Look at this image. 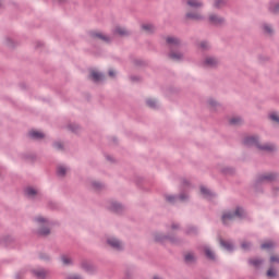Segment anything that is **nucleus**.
Segmentation results:
<instances>
[{"mask_svg": "<svg viewBox=\"0 0 279 279\" xmlns=\"http://www.w3.org/2000/svg\"><path fill=\"white\" fill-rule=\"evenodd\" d=\"M243 217H245V211L242 208L238 207L234 213L227 211L222 215V223H225V226H228V223H231V221H234V219H241Z\"/></svg>", "mask_w": 279, "mask_h": 279, "instance_id": "f257e3e1", "label": "nucleus"}, {"mask_svg": "<svg viewBox=\"0 0 279 279\" xmlns=\"http://www.w3.org/2000/svg\"><path fill=\"white\" fill-rule=\"evenodd\" d=\"M244 145H254L255 147H257V149H263L264 151H274V149H276V146L271 145V144H266V145H260L258 144V138H256L255 136H248L244 140Z\"/></svg>", "mask_w": 279, "mask_h": 279, "instance_id": "f03ea898", "label": "nucleus"}, {"mask_svg": "<svg viewBox=\"0 0 279 279\" xmlns=\"http://www.w3.org/2000/svg\"><path fill=\"white\" fill-rule=\"evenodd\" d=\"M107 243L113 247V250H123V243H121V241L117 240L116 238H109Z\"/></svg>", "mask_w": 279, "mask_h": 279, "instance_id": "7ed1b4c3", "label": "nucleus"}, {"mask_svg": "<svg viewBox=\"0 0 279 279\" xmlns=\"http://www.w3.org/2000/svg\"><path fill=\"white\" fill-rule=\"evenodd\" d=\"M28 136L31 138H34L35 141H40V138H45V133L33 130V131H29Z\"/></svg>", "mask_w": 279, "mask_h": 279, "instance_id": "20e7f679", "label": "nucleus"}, {"mask_svg": "<svg viewBox=\"0 0 279 279\" xmlns=\"http://www.w3.org/2000/svg\"><path fill=\"white\" fill-rule=\"evenodd\" d=\"M92 38H98L99 40H104V43H108L110 38L106 35H102L101 32L94 31L92 32Z\"/></svg>", "mask_w": 279, "mask_h": 279, "instance_id": "39448f33", "label": "nucleus"}, {"mask_svg": "<svg viewBox=\"0 0 279 279\" xmlns=\"http://www.w3.org/2000/svg\"><path fill=\"white\" fill-rule=\"evenodd\" d=\"M90 78L94 82H101V80H104V75L95 70L90 71Z\"/></svg>", "mask_w": 279, "mask_h": 279, "instance_id": "423d86ee", "label": "nucleus"}, {"mask_svg": "<svg viewBox=\"0 0 279 279\" xmlns=\"http://www.w3.org/2000/svg\"><path fill=\"white\" fill-rule=\"evenodd\" d=\"M219 64V61L216 58L207 57L205 59V66H217Z\"/></svg>", "mask_w": 279, "mask_h": 279, "instance_id": "0eeeda50", "label": "nucleus"}, {"mask_svg": "<svg viewBox=\"0 0 279 279\" xmlns=\"http://www.w3.org/2000/svg\"><path fill=\"white\" fill-rule=\"evenodd\" d=\"M209 22L211 23V25H221V23H223V19L217 15H210Z\"/></svg>", "mask_w": 279, "mask_h": 279, "instance_id": "6e6552de", "label": "nucleus"}, {"mask_svg": "<svg viewBox=\"0 0 279 279\" xmlns=\"http://www.w3.org/2000/svg\"><path fill=\"white\" fill-rule=\"evenodd\" d=\"M142 29L145 32V34H151L156 32V27L153 24H143Z\"/></svg>", "mask_w": 279, "mask_h": 279, "instance_id": "1a4fd4ad", "label": "nucleus"}, {"mask_svg": "<svg viewBox=\"0 0 279 279\" xmlns=\"http://www.w3.org/2000/svg\"><path fill=\"white\" fill-rule=\"evenodd\" d=\"M187 5H190V8H202L204 3L199 0H187Z\"/></svg>", "mask_w": 279, "mask_h": 279, "instance_id": "9d476101", "label": "nucleus"}, {"mask_svg": "<svg viewBox=\"0 0 279 279\" xmlns=\"http://www.w3.org/2000/svg\"><path fill=\"white\" fill-rule=\"evenodd\" d=\"M167 43L171 47H178V45H180V39H178L175 37H167Z\"/></svg>", "mask_w": 279, "mask_h": 279, "instance_id": "9b49d317", "label": "nucleus"}, {"mask_svg": "<svg viewBox=\"0 0 279 279\" xmlns=\"http://www.w3.org/2000/svg\"><path fill=\"white\" fill-rule=\"evenodd\" d=\"M25 195L27 197H35V195H38V191H36V189H34V187H27L25 190Z\"/></svg>", "mask_w": 279, "mask_h": 279, "instance_id": "f8f14e48", "label": "nucleus"}, {"mask_svg": "<svg viewBox=\"0 0 279 279\" xmlns=\"http://www.w3.org/2000/svg\"><path fill=\"white\" fill-rule=\"evenodd\" d=\"M169 58H171L174 62H178V61L182 60L183 54L180 52L172 51V52H170Z\"/></svg>", "mask_w": 279, "mask_h": 279, "instance_id": "ddd939ff", "label": "nucleus"}, {"mask_svg": "<svg viewBox=\"0 0 279 279\" xmlns=\"http://www.w3.org/2000/svg\"><path fill=\"white\" fill-rule=\"evenodd\" d=\"M186 19H191L192 21H202V14H199V13H187Z\"/></svg>", "mask_w": 279, "mask_h": 279, "instance_id": "4468645a", "label": "nucleus"}, {"mask_svg": "<svg viewBox=\"0 0 279 279\" xmlns=\"http://www.w3.org/2000/svg\"><path fill=\"white\" fill-rule=\"evenodd\" d=\"M274 247H276V243H274L272 241H267L262 244V250H271Z\"/></svg>", "mask_w": 279, "mask_h": 279, "instance_id": "2eb2a0df", "label": "nucleus"}, {"mask_svg": "<svg viewBox=\"0 0 279 279\" xmlns=\"http://www.w3.org/2000/svg\"><path fill=\"white\" fill-rule=\"evenodd\" d=\"M57 174L59 178H64V175H66V168H64V166H59L57 168Z\"/></svg>", "mask_w": 279, "mask_h": 279, "instance_id": "dca6fc26", "label": "nucleus"}, {"mask_svg": "<svg viewBox=\"0 0 279 279\" xmlns=\"http://www.w3.org/2000/svg\"><path fill=\"white\" fill-rule=\"evenodd\" d=\"M33 274L36 276V278H45V276H47V271L44 269L33 270Z\"/></svg>", "mask_w": 279, "mask_h": 279, "instance_id": "f3484780", "label": "nucleus"}, {"mask_svg": "<svg viewBox=\"0 0 279 279\" xmlns=\"http://www.w3.org/2000/svg\"><path fill=\"white\" fill-rule=\"evenodd\" d=\"M116 34H118L119 36H128V29H125L121 26H117Z\"/></svg>", "mask_w": 279, "mask_h": 279, "instance_id": "a211bd4d", "label": "nucleus"}, {"mask_svg": "<svg viewBox=\"0 0 279 279\" xmlns=\"http://www.w3.org/2000/svg\"><path fill=\"white\" fill-rule=\"evenodd\" d=\"M201 193L204 195V197H210L213 195V192L206 189V186H201Z\"/></svg>", "mask_w": 279, "mask_h": 279, "instance_id": "6ab92c4d", "label": "nucleus"}, {"mask_svg": "<svg viewBox=\"0 0 279 279\" xmlns=\"http://www.w3.org/2000/svg\"><path fill=\"white\" fill-rule=\"evenodd\" d=\"M61 263H62L63 267H66V266L71 265V258H69V256H66V255H62Z\"/></svg>", "mask_w": 279, "mask_h": 279, "instance_id": "aec40b11", "label": "nucleus"}, {"mask_svg": "<svg viewBox=\"0 0 279 279\" xmlns=\"http://www.w3.org/2000/svg\"><path fill=\"white\" fill-rule=\"evenodd\" d=\"M220 245H222V247H225V250H228L229 252L233 250V245L230 242H226V241H220Z\"/></svg>", "mask_w": 279, "mask_h": 279, "instance_id": "412c9836", "label": "nucleus"}, {"mask_svg": "<svg viewBox=\"0 0 279 279\" xmlns=\"http://www.w3.org/2000/svg\"><path fill=\"white\" fill-rule=\"evenodd\" d=\"M205 254H206L207 258H210V260H215V253L213 251H210V248L205 247Z\"/></svg>", "mask_w": 279, "mask_h": 279, "instance_id": "4be33fe9", "label": "nucleus"}, {"mask_svg": "<svg viewBox=\"0 0 279 279\" xmlns=\"http://www.w3.org/2000/svg\"><path fill=\"white\" fill-rule=\"evenodd\" d=\"M185 262L195 263V255L193 253H186L185 254Z\"/></svg>", "mask_w": 279, "mask_h": 279, "instance_id": "5701e85b", "label": "nucleus"}, {"mask_svg": "<svg viewBox=\"0 0 279 279\" xmlns=\"http://www.w3.org/2000/svg\"><path fill=\"white\" fill-rule=\"evenodd\" d=\"M231 125H241L243 123V119L241 118H232L230 120Z\"/></svg>", "mask_w": 279, "mask_h": 279, "instance_id": "b1692460", "label": "nucleus"}, {"mask_svg": "<svg viewBox=\"0 0 279 279\" xmlns=\"http://www.w3.org/2000/svg\"><path fill=\"white\" fill-rule=\"evenodd\" d=\"M265 180H269V181L276 180V174H274V173L264 174V175L262 177V182L265 181Z\"/></svg>", "mask_w": 279, "mask_h": 279, "instance_id": "393cba45", "label": "nucleus"}, {"mask_svg": "<svg viewBox=\"0 0 279 279\" xmlns=\"http://www.w3.org/2000/svg\"><path fill=\"white\" fill-rule=\"evenodd\" d=\"M250 263L253 265V267H260V265H263V260L258 258L251 259Z\"/></svg>", "mask_w": 279, "mask_h": 279, "instance_id": "a878e982", "label": "nucleus"}, {"mask_svg": "<svg viewBox=\"0 0 279 279\" xmlns=\"http://www.w3.org/2000/svg\"><path fill=\"white\" fill-rule=\"evenodd\" d=\"M226 5V0H215V8H222Z\"/></svg>", "mask_w": 279, "mask_h": 279, "instance_id": "bb28decb", "label": "nucleus"}, {"mask_svg": "<svg viewBox=\"0 0 279 279\" xmlns=\"http://www.w3.org/2000/svg\"><path fill=\"white\" fill-rule=\"evenodd\" d=\"M147 106H149V108H156V100L149 98L146 100Z\"/></svg>", "mask_w": 279, "mask_h": 279, "instance_id": "cd10ccee", "label": "nucleus"}, {"mask_svg": "<svg viewBox=\"0 0 279 279\" xmlns=\"http://www.w3.org/2000/svg\"><path fill=\"white\" fill-rule=\"evenodd\" d=\"M270 119L271 121H275V123H279V116L278 113L274 112V113H270Z\"/></svg>", "mask_w": 279, "mask_h": 279, "instance_id": "c85d7f7f", "label": "nucleus"}, {"mask_svg": "<svg viewBox=\"0 0 279 279\" xmlns=\"http://www.w3.org/2000/svg\"><path fill=\"white\" fill-rule=\"evenodd\" d=\"M112 210H114L116 213H119V210H121V204H119V203H114L113 205H112Z\"/></svg>", "mask_w": 279, "mask_h": 279, "instance_id": "c756f323", "label": "nucleus"}, {"mask_svg": "<svg viewBox=\"0 0 279 279\" xmlns=\"http://www.w3.org/2000/svg\"><path fill=\"white\" fill-rule=\"evenodd\" d=\"M39 234H41L43 236H47V234H49V228L40 229Z\"/></svg>", "mask_w": 279, "mask_h": 279, "instance_id": "7c9ffc66", "label": "nucleus"}, {"mask_svg": "<svg viewBox=\"0 0 279 279\" xmlns=\"http://www.w3.org/2000/svg\"><path fill=\"white\" fill-rule=\"evenodd\" d=\"M54 147L57 148V149H64V144H62V143H60V142H57V143H54Z\"/></svg>", "mask_w": 279, "mask_h": 279, "instance_id": "2f4dec72", "label": "nucleus"}, {"mask_svg": "<svg viewBox=\"0 0 279 279\" xmlns=\"http://www.w3.org/2000/svg\"><path fill=\"white\" fill-rule=\"evenodd\" d=\"M267 276H268V278H274V276H276V271H274V269H268V271H267Z\"/></svg>", "mask_w": 279, "mask_h": 279, "instance_id": "473e14b6", "label": "nucleus"}, {"mask_svg": "<svg viewBox=\"0 0 279 279\" xmlns=\"http://www.w3.org/2000/svg\"><path fill=\"white\" fill-rule=\"evenodd\" d=\"M36 221H37V223H45V225H47V220L45 218H43V217H37Z\"/></svg>", "mask_w": 279, "mask_h": 279, "instance_id": "72a5a7b5", "label": "nucleus"}, {"mask_svg": "<svg viewBox=\"0 0 279 279\" xmlns=\"http://www.w3.org/2000/svg\"><path fill=\"white\" fill-rule=\"evenodd\" d=\"M264 29H265V32H266L267 34H271V26L265 25V26H264Z\"/></svg>", "mask_w": 279, "mask_h": 279, "instance_id": "f704fd0d", "label": "nucleus"}, {"mask_svg": "<svg viewBox=\"0 0 279 279\" xmlns=\"http://www.w3.org/2000/svg\"><path fill=\"white\" fill-rule=\"evenodd\" d=\"M166 199H167V202H169L170 204L173 203V202H175V197H173V196H166Z\"/></svg>", "mask_w": 279, "mask_h": 279, "instance_id": "c9c22d12", "label": "nucleus"}, {"mask_svg": "<svg viewBox=\"0 0 279 279\" xmlns=\"http://www.w3.org/2000/svg\"><path fill=\"white\" fill-rule=\"evenodd\" d=\"M270 263H279V257L278 256H271L270 257Z\"/></svg>", "mask_w": 279, "mask_h": 279, "instance_id": "e433bc0d", "label": "nucleus"}, {"mask_svg": "<svg viewBox=\"0 0 279 279\" xmlns=\"http://www.w3.org/2000/svg\"><path fill=\"white\" fill-rule=\"evenodd\" d=\"M242 250H250V243L247 242L242 243Z\"/></svg>", "mask_w": 279, "mask_h": 279, "instance_id": "4c0bfd02", "label": "nucleus"}, {"mask_svg": "<svg viewBox=\"0 0 279 279\" xmlns=\"http://www.w3.org/2000/svg\"><path fill=\"white\" fill-rule=\"evenodd\" d=\"M201 47L202 49H208V43L206 41L201 43Z\"/></svg>", "mask_w": 279, "mask_h": 279, "instance_id": "58836bf2", "label": "nucleus"}, {"mask_svg": "<svg viewBox=\"0 0 279 279\" xmlns=\"http://www.w3.org/2000/svg\"><path fill=\"white\" fill-rule=\"evenodd\" d=\"M117 75V72H114L113 70L109 71V76L110 77H114Z\"/></svg>", "mask_w": 279, "mask_h": 279, "instance_id": "ea45409f", "label": "nucleus"}, {"mask_svg": "<svg viewBox=\"0 0 279 279\" xmlns=\"http://www.w3.org/2000/svg\"><path fill=\"white\" fill-rule=\"evenodd\" d=\"M271 12H279V5L271 8Z\"/></svg>", "mask_w": 279, "mask_h": 279, "instance_id": "a19ab883", "label": "nucleus"}, {"mask_svg": "<svg viewBox=\"0 0 279 279\" xmlns=\"http://www.w3.org/2000/svg\"><path fill=\"white\" fill-rule=\"evenodd\" d=\"M180 201H181V202H184V196L181 195V196H180Z\"/></svg>", "mask_w": 279, "mask_h": 279, "instance_id": "79ce46f5", "label": "nucleus"}, {"mask_svg": "<svg viewBox=\"0 0 279 279\" xmlns=\"http://www.w3.org/2000/svg\"><path fill=\"white\" fill-rule=\"evenodd\" d=\"M72 279H80L77 276H73Z\"/></svg>", "mask_w": 279, "mask_h": 279, "instance_id": "37998d69", "label": "nucleus"}, {"mask_svg": "<svg viewBox=\"0 0 279 279\" xmlns=\"http://www.w3.org/2000/svg\"><path fill=\"white\" fill-rule=\"evenodd\" d=\"M210 106H215V102H210Z\"/></svg>", "mask_w": 279, "mask_h": 279, "instance_id": "c03bdc74", "label": "nucleus"}]
</instances>
